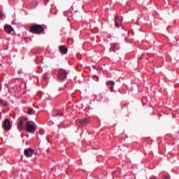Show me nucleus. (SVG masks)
<instances>
[{
    "label": "nucleus",
    "mask_w": 179,
    "mask_h": 179,
    "mask_svg": "<svg viewBox=\"0 0 179 179\" xmlns=\"http://www.w3.org/2000/svg\"><path fill=\"white\" fill-rule=\"evenodd\" d=\"M29 31L34 34H41L44 31V27L40 24L33 25L29 28Z\"/></svg>",
    "instance_id": "nucleus-2"
},
{
    "label": "nucleus",
    "mask_w": 179,
    "mask_h": 179,
    "mask_svg": "<svg viewBox=\"0 0 179 179\" xmlns=\"http://www.w3.org/2000/svg\"><path fill=\"white\" fill-rule=\"evenodd\" d=\"M106 85L108 86H111V92H113V89H114V85H115V83H114V81H108Z\"/></svg>",
    "instance_id": "nucleus-12"
},
{
    "label": "nucleus",
    "mask_w": 179,
    "mask_h": 179,
    "mask_svg": "<svg viewBox=\"0 0 179 179\" xmlns=\"http://www.w3.org/2000/svg\"><path fill=\"white\" fill-rule=\"evenodd\" d=\"M47 152H50V149H48V150H47Z\"/></svg>",
    "instance_id": "nucleus-18"
},
{
    "label": "nucleus",
    "mask_w": 179,
    "mask_h": 179,
    "mask_svg": "<svg viewBox=\"0 0 179 179\" xmlns=\"http://www.w3.org/2000/svg\"><path fill=\"white\" fill-rule=\"evenodd\" d=\"M3 128L5 131H10L12 129V125H10V121L8 119H6L3 123Z\"/></svg>",
    "instance_id": "nucleus-5"
},
{
    "label": "nucleus",
    "mask_w": 179,
    "mask_h": 179,
    "mask_svg": "<svg viewBox=\"0 0 179 179\" xmlns=\"http://www.w3.org/2000/svg\"><path fill=\"white\" fill-rule=\"evenodd\" d=\"M78 122H79L81 125H87V124H90V121L88 119H85L79 120H78Z\"/></svg>",
    "instance_id": "nucleus-11"
},
{
    "label": "nucleus",
    "mask_w": 179,
    "mask_h": 179,
    "mask_svg": "<svg viewBox=\"0 0 179 179\" xmlns=\"http://www.w3.org/2000/svg\"><path fill=\"white\" fill-rule=\"evenodd\" d=\"M118 50H120V44L114 43L112 45L110 51H113L114 52H115L116 51H118Z\"/></svg>",
    "instance_id": "nucleus-8"
},
{
    "label": "nucleus",
    "mask_w": 179,
    "mask_h": 179,
    "mask_svg": "<svg viewBox=\"0 0 179 179\" xmlns=\"http://www.w3.org/2000/svg\"><path fill=\"white\" fill-rule=\"evenodd\" d=\"M122 22V19L120 16L117 15L115 18V24L116 27L120 28L121 23Z\"/></svg>",
    "instance_id": "nucleus-7"
},
{
    "label": "nucleus",
    "mask_w": 179,
    "mask_h": 179,
    "mask_svg": "<svg viewBox=\"0 0 179 179\" xmlns=\"http://www.w3.org/2000/svg\"><path fill=\"white\" fill-rule=\"evenodd\" d=\"M27 120H28L27 117H25V116H22L19 118V120H17L18 122L17 124L18 130L23 131V129H24V125L26 127L27 122H29V121H27Z\"/></svg>",
    "instance_id": "nucleus-1"
},
{
    "label": "nucleus",
    "mask_w": 179,
    "mask_h": 179,
    "mask_svg": "<svg viewBox=\"0 0 179 179\" xmlns=\"http://www.w3.org/2000/svg\"><path fill=\"white\" fill-rule=\"evenodd\" d=\"M12 24H15V21H13V22H12Z\"/></svg>",
    "instance_id": "nucleus-19"
},
{
    "label": "nucleus",
    "mask_w": 179,
    "mask_h": 179,
    "mask_svg": "<svg viewBox=\"0 0 179 179\" xmlns=\"http://www.w3.org/2000/svg\"><path fill=\"white\" fill-rule=\"evenodd\" d=\"M48 100H51V97H50V98L48 99Z\"/></svg>",
    "instance_id": "nucleus-20"
},
{
    "label": "nucleus",
    "mask_w": 179,
    "mask_h": 179,
    "mask_svg": "<svg viewBox=\"0 0 179 179\" xmlns=\"http://www.w3.org/2000/svg\"><path fill=\"white\" fill-rule=\"evenodd\" d=\"M27 114H28V115H33V114H34V110L33 109H29Z\"/></svg>",
    "instance_id": "nucleus-14"
},
{
    "label": "nucleus",
    "mask_w": 179,
    "mask_h": 179,
    "mask_svg": "<svg viewBox=\"0 0 179 179\" xmlns=\"http://www.w3.org/2000/svg\"><path fill=\"white\" fill-rule=\"evenodd\" d=\"M25 129L27 132H29V134H33V132H36L37 129V125L33 122H27Z\"/></svg>",
    "instance_id": "nucleus-3"
},
{
    "label": "nucleus",
    "mask_w": 179,
    "mask_h": 179,
    "mask_svg": "<svg viewBox=\"0 0 179 179\" xmlns=\"http://www.w3.org/2000/svg\"><path fill=\"white\" fill-rule=\"evenodd\" d=\"M0 17H1V13H0Z\"/></svg>",
    "instance_id": "nucleus-22"
},
{
    "label": "nucleus",
    "mask_w": 179,
    "mask_h": 179,
    "mask_svg": "<svg viewBox=\"0 0 179 179\" xmlns=\"http://www.w3.org/2000/svg\"><path fill=\"white\" fill-rule=\"evenodd\" d=\"M45 2H50V0H45Z\"/></svg>",
    "instance_id": "nucleus-17"
},
{
    "label": "nucleus",
    "mask_w": 179,
    "mask_h": 179,
    "mask_svg": "<svg viewBox=\"0 0 179 179\" xmlns=\"http://www.w3.org/2000/svg\"><path fill=\"white\" fill-rule=\"evenodd\" d=\"M1 104H2V100L1 101Z\"/></svg>",
    "instance_id": "nucleus-21"
},
{
    "label": "nucleus",
    "mask_w": 179,
    "mask_h": 179,
    "mask_svg": "<svg viewBox=\"0 0 179 179\" xmlns=\"http://www.w3.org/2000/svg\"><path fill=\"white\" fill-rule=\"evenodd\" d=\"M1 19H2V17H5V15L2 13H1Z\"/></svg>",
    "instance_id": "nucleus-15"
},
{
    "label": "nucleus",
    "mask_w": 179,
    "mask_h": 179,
    "mask_svg": "<svg viewBox=\"0 0 179 179\" xmlns=\"http://www.w3.org/2000/svg\"><path fill=\"white\" fill-rule=\"evenodd\" d=\"M59 51L61 54H67L68 53V48H65L64 45H61L59 47Z\"/></svg>",
    "instance_id": "nucleus-10"
},
{
    "label": "nucleus",
    "mask_w": 179,
    "mask_h": 179,
    "mask_svg": "<svg viewBox=\"0 0 179 179\" xmlns=\"http://www.w3.org/2000/svg\"><path fill=\"white\" fill-rule=\"evenodd\" d=\"M33 153H34V151L31 148L25 149L24 152L26 157H31V156H33Z\"/></svg>",
    "instance_id": "nucleus-6"
},
{
    "label": "nucleus",
    "mask_w": 179,
    "mask_h": 179,
    "mask_svg": "<svg viewBox=\"0 0 179 179\" xmlns=\"http://www.w3.org/2000/svg\"><path fill=\"white\" fill-rule=\"evenodd\" d=\"M4 30L5 31H6V33L10 34V33H12V31H13V27H12V26L10 25H6L4 27Z\"/></svg>",
    "instance_id": "nucleus-9"
},
{
    "label": "nucleus",
    "mask_w": 179,
    "mask_h": 179,
    "mask_svg": "<svg viewBox=\"0 0 179 179\" xmlns=\"http://www.w3.org/2000/svg\"><path fill=\"white\" fill-rule=\"evenodd\" d=\"M49 76H50V73H48V72L45 73L43 74V79H45V80H47L48 79Z\"/></svg>",
    "instance_id": "nucleus-13"
},
{
    "label": "nucleus",
    "mask_w": 179,
    "mask_h": 179,
    "mask_svg": "<svg viewBox=\"0 0 179 179\" xmlns=\"http://www.w3.org/2000/svg\"><path fill=\"white\" fill-rule=\"evenodd\" d=\"M66 76H68V72L66 70L60 69L59 71L58 78L59 80L66 79Z\"/></svg>",
    "instance_id": "nucleus-4"
},
{
    "label": "nucleus",
    "mask_w": 179,
    "mask_h": 179,
    "mask_svg": "<svg viewBox=\"0 0 179 179\" xmlns=\"http://www.w3.org/2000/svg\"><path fill=\"white\" fill-rule=\"evenodd\" d=\"M150 179H157V178L156 176H152Z\"/></svg>",
    "instance_id": "nucleus-16"
}]
</instances>
